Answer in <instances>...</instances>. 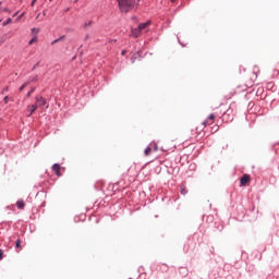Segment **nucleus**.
<instances>
[{"mask_svg":"<svg viewBox=\"0 0 279 279\" xmlns=\"http://www.w3.org/2000/svg\"><path fill=\"white\" fill-rule=\"evenodd\" d=\"M218 114H220L219 119H222L223 123L234 121V108H232V106L220 105L218 107Z\"/></svg>","mask_w":279,"mask_h":279,"instance_id":"nucleus-1","label":"nucleus"},{"mask_svg":"<svg viewBox=\"0 0 279 279\" xmlns=\"http://www.w3.org/2000/svg\"><path fill=\"white\" fill-rule=\"evenodd\" d=\"M120 12L128 14V12H132V10H138V3L136 0H117Z\"/></svg>","mask_w":279,"mask_h":279,"instance_id":"nucleus-2","label":"nucleus"},{"mask_svg":"<svg viewBox=\"0 0 279 279\" xmlns=\"http://www.w3.org/2000/svg\"><path fill=\"white\" fill-rule=\"evenodd\" d=\"M51 171H53L56 175H64V173H66V168L60 166V163H53L51 166Z\"/></svg>","mask_w":279,"mask_h":279,"instance_id":"nucleus-3","label":"nucleus"},{"mask_svg":"<svg viewBox=\"0 0 279 279\" xmlns=\"http://www.w3.org/2000/svg\"><path fill=\"white\" fill-rule=\"evenodd\" d=\"M220 114H219V110L217 109V111L215 113H210L207 119L203 122V125H213L215 123V119H219Z\"/></svg>","mask_w":279,"mask_h":279,"instance_id":"nucleus-4","label":"nucleus"},{"mask_svg":"<svg viewBox=\"0 0 279 279\" xmlns=\"http://www.w3.org/2000/svg\"><path fill=\"white\" fill-rule=\"evenodd\" d=\"M35 106H37V108H43V106H47V100L43 96H37Z\"/></svg>","mask_w":279,"mask_h":279,"instance_id":"nucleus-5","label":"nucleus"},{"mask_svg":"<svg viewBox=\"0 0 279 279\" xmlns=\"http://www.w3.org/2000/svg\"><path fill=\"white\" fill-rule=\"evenodd\" d=\"M162 173V167L156 166L154 169H150V175H160Z\"/></svg>","mask_w":279,"mask_h":279,"instance_id":"nucleus-6","label":"nucleus"},{"mask_svg":"<svg viewBox=\"0 0 279 279\" xmlns=\"http://www.w3.org/2000/svg\"><path fill=\"white\" fill-rule=\"evenodd\" d=\"M28 110V117H32V114H34L36 112V110H38V105H32V106H27L26 107Z\"/></svg>","mask_w":279,"mask_h":279,"instance_id":"nucleus-7","label":"nucleus"},{"mask_svg":"<svg viewBox=\"0 0 279 279\" xmlns=\"http://www.w3.org/2000/svg\"><path fill=\"white\" fill-rule=\"evenodd\" d=\"M240 184H241V186H245L246 184H250V175H243L240 179Z\"/></svg>","mask_w":279,"mask_h":279,"instance_id":"nucleus-8","label":"nucleus"},{"mask_svg":"<svg viewBox=\"0 0 279 279\" xmlns=\"http://www.w3.org/2000/svg\"><path fill=\"white\" fill-rule=\"evenodd\" d=\"M141 32L138 28H131V36H133V38H140L141 37Z\"/></svg>","mask_w":279,"mask_h":279,"instance_id":"nucleus-9","label":"nucleus"},{"mask_svg":"<svg viewBox=\"0 0 279 279\" xmlns=\"http://www.w3.org/2000/svg\"><path fill=\"white\" fill-rule=\"evenodd\" d=\"M148 25H151V21H147L145 23H140L137 26V29H140V32H143V29H145V27H148Z\"/></svg>","mask_w":279,"mask_h":279,"instance_id":"nucleus-10","label":"nucleus"},{"mask_svg":"<svg viewBox=\"0 0 279 279\" xmlns=\"http://www.w3.org/2000/svg\"><path fill=\"white\" fill-rule=\"evenodd\" d=\"M149 146H150L151 151H158V144H156L155 142H151L149 144Z\"/></svg>","mask_w":279,"mask_h":279,"instance_id":"nucleus-11","label":"nucleus"},{"mask_svg":"<svg viewBox=\"0 0 279 279\" xmlns=\"http://www.w3.org/2000/svg\"><path fill=\"white\" fill-rule=\"evenodd\" d=\"M16 206H17V208H20V210H23V208H25V202H23V201H17V202H16Z\"/></svg>","mask_w":279,"mask_h":279,"instance_id":"nucleus-12","label":"nucleus"},{"mask_svg":"<svg viewBox=\"0 0 279 279\" xmlns=\"http://www.w3.org/2000/svg\"><path fill=\"white\" fill-rule=\"evenodd\" d=\"M151 146H147L146 148H145V150H144V154H145V156H149L150 154H151Z\"/></svg>","mask_w":279,"mask_h":279,"instance_id":"nucleus-13","label":"nucleus"},{"mask_svg":"<svg viewBox=\"0 0 279 279\" xmlns=\"http://www.w3.org/2000/svg\"><path fill=\"white\" fill-rule=\"evenodd\" d=\"M8 40V35L0 36V47Z\"/></svg>","mask_w":279,"mask_h":279,"instance_id":"nucleus-14","label":"nucleus"},{"mask_svg":"<svg viewBox=\"0 0 279 279\" xmlns=\"http://www.w3.org/2000/svg\"><path fill=\"white\" fill-rule=\"evenodd\" d=\"M34 43H38V37H33V38L28 41V45H34Z\"/></svg>","mask_w":279,"mask_h":279,"instance_id":"nucleus-15","label":"nucleus"},{"mask_svg":"<svg viewBox=\"0 0 279 279\" xmlns=\"http://www.w3.org/2000/svg\"><path fill=\"white\" fill-rule=\"evenodd\" d=\"M60 40H64V36H61V37L54 39V40L51 43V45H56V43H60Z\"/></svg>","mask_w":279,"mask_h":279,"instance_id":"nucleus-16","label":"nucleus"},{"mask_svg":"<svg viewBox=\"0 0 279 279\" xmlns=\"http://www.w3.org/2000/svg\"><path fill=\"white\" fill-rule=\"evenodd\" d=\"M90 25H93V22H92V21L85 22V24H84V29L90 27Z\"/></svg>","mask_w":279,"mask_h":279,"instance_id":"nucleus-17","label":"nucleus"},{"mask_svg":"<svg viewBox=\"0 0 279 279\" xmlns=\"http://www.w3.org/2000/svg\"><path fill=\"white\" fill-rule=\"evenodd\" d=\"M15 247H17L19 250H23V247L21 246V240H16Z\"/></svg>","mask_w":279,"mask_h":279,"instance_id":"nucleus-18","label":"nucleus"},{"mask_svg":"<svg viewBox=\"0 0 279 279\" xmlns=\"http://www.w3.org/2000/svg\"><path fill=\"white\" fill-rule=\"evenodd\" d=\"M181 195H186V187L181 185Z\"/></svg>","mask_w":279,"mask_h":279,"instance_id":"nucleus-19","label":"nucleus"},{"mask_svg":"<svg viewBox=\"0 0 279 279\" xmlns=\"http://www.w3.org/2000/svg\"><path fill=\"white\" fill-rule=\"evenodd\" d=\"M27 84H29V83H24V84L19 88V90H20V92L25 90V88L27 87Z\"/></svg>","mask_w":279,"mask_h":279,"instance_id":"nucleus-20","label":"nucleus"},{"mask_svg":"<svg viewBox=\"0 0 279 279\" xmlns=\"http://www.w3.org/2000/svg\"><path fill=\"white\" fill-rule=\"evenodd\" d=\"M40 66V62L38 61L33 68L32 71H36Z\"/></svg>","mask_w":279,"mask_h":279,"instance_id":"nucleus-21","label":"nucleus"},{"mask_svg":"<svg viewBox=\"0 0 279 279\" xmlns=\"http://www.w3.org/2000/svg\"><path fill=\"white\" fill-rule=\"evenodd\" d=\"M29 82H38V75H35L34 77H29Z\"/></svg>","mask_w":279,"mask_h":279,"instance_id":"nucleus-22","label":"nucleus"},{"mask_svg":"<svg viewBox=\"0 0 279 279\" xmlns=\"http://www.w3.org/2000/svg\"><path fill=\"white\" fill-rule=\"evenodd\" d=\"M36 90V88H32L28 93H27V97H32V93H34Z\"/></svg>","mask_w":279,"mask_h":279,"instance_id":"nucleus-23","label":"nucleus"},{"mask_svg":"<svg viewBox=\"0 0 279 279\" xmlns=\"http://www.w3.org/2000/svg\"><path fill=\"white\" fill-rule=\"evenodd\" d=\"M8 90H10V87H8V86H5V87H3V89H2V95L4 94V93H8Z\"/></svg>","mask_w":279,"mask_h":279,"instance_id":"nucleus-24","label":"nucleus"},{"mask_svg":"<svg viewBox=\"0 0 279 279\" xmlns=\"http://www.w3.org/2000/svg\"><path fill=\"white\" fill-rule=\"evenodd\" d=\"M3 101H4V104H8V102L10 101V97H9V96H5V97L3 98Z\"/></svg>","mask_w":279,"mask_h":279,"instance_id":"nucleus-25","label":"nucleus"},{"mask_svg":"<svg viewBox=\"0 0 279 279\" xmlns=\"http://www.w3.org/2000/svg\"><path fill=\"white\" fill-rule=\"evenodd\" d=\"M0 260H3V250L0 248Z\"/></svg>","mask_w":279,"mask_h":279,"instance_id":"nucleus-26","label":"nucleus"},{"mask_svg":"<svg viewBox=\"0 0 279 279\" xmlns=\"http://www.w3.org/2000/svg\"><path fill=\"white\" fill-rule=\"evenodd\" d=\"M88 38H90V35H89V34H87V35L85 36L84 41L86 43V40H88Z\"/></svg>","mask_w":279,"mask_h":279,"instance_id":"nucleus-27","label":"nucleus"},{"mask_svg":"<svg viewBox=\"0 0 279 279\" xmlns=\"http://www.w3.org/2000/svg\"><path fill=\"white\" fill-rule=\"evenodd\" d=\"M10 21H12L11 19H8L7 22H3V25H8V23H10Z\"/></svg>","mask_w":279,"mask_h":279,"instance_id":"nucleus-28","label":"nucleus"},{"mask_svg":"<svg viewBox=\"0 0 279 279\" xmlns=\"http://www.w3.org/2000/svg\"><path fill=\"white\" fill-rule=\"evenodd\" d=\"M128 53L126 50H122L121 56H125Z\"/></svg>","mask_w":279,"mask_h":279,"instance_id":"nucleus-29","label":"nucleus"},{"mask_svg":"<svg viewBox=\"0 0 279 279\" xmlns=\"http://www.w3.org/2000/svg\"><path fill=\"white\" fill-rule=\"evenodd\" d=\"M36 1H37V0H33V1L31 2V5L34 7V4L36 3Z\"/></svg>","mask_w":279,"mask_h":279,"instance_id":"nucleus-30","label":"nucleus"},{"mask_svg":"<svg viewBox=\"0 0 279 279\" xmlns=\"http://www.w3.org/2000/svg\"><path fill=\"white\" fill-rule=\"evenodd\" d=\"M219 130V125H216L215 132H217Z\"/></svg>","mask_w":279,"mask_h":279,"instance_id":"nucleus-31","label":"nucleus"},{"mask_svg":"<svg viewBox=\"0 0 279 279\" xmlns=\"http://www.w3.org/2000/svg\"><path fill=\"white\" fill-rule=\"evenodd\" d=\"M170 1H171V3H174L175 0H170Z\"/></svg>","mask_w":279,"mask_h":279,"instance_id":"nucleus-32","label":"nucleus"},{"mask_svg":"<svg viewBox=\"0 0 279 279\" xmlns=\"http://www.w3.org/2000/svg\"><path fill=\"white\" fill-rule=\"evenodd\" d=\"M4 12H9V10H8V9H4Z\"/></svg>","mask_w":279,"mask_h":279,"instance_id":"nucleus-33","label":"nucleus"},{"mask_svg":"<svg viewBox=\"0 0 279 279\" xmlns=\"http://www.w3.org/2000/svg\"><path fill=\"white\" fill-rule=\"evenodd\" d=\"M19 14V12L14 13V16H16Z\"/></svg>","mask_w":279,"mask_h":279,"instance_id":"nucleus-34","label":"nucleus"},{"mask_svg":"<svg viewBox=\"0 0 279 279\" xmlns=\"http://www.w3.org/2000/svg\"><path fill=\"white\" fill-rule=\"evenodd\" d=\"M33 32H36V28H33Z\"/></svg>","mask_w":279,"mask_h":279,"instance_id":"nucleus-35","label":"nucleus"},{"mask_svg":"<svg viewBox=\"0 0 279 279\" xmlns=\"http://www.w3.org/2000/svg\"><path fill=\"white\" fill-rule=\"evenodd\" d=\"M25 13H22L21 16H23Z\"/></svg>","mask_w":279,"mask_h":279,"instance_id":"nucleus-36","label":"nucleus"},{"mask_svg":"<svg viewBox=\"0 0 279 279\" xmlns=\"http://www.w3.org/2000/svg\"><path fill=\"white\" fill-rule=\"evenodd\" d=\"M141 0H137V3L140 2Z\"/></svg>","mask_w":279,"mask_h":279,"instance_id":"nucleus-37","label":"nucleus"}]
</instances>
